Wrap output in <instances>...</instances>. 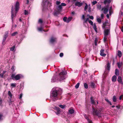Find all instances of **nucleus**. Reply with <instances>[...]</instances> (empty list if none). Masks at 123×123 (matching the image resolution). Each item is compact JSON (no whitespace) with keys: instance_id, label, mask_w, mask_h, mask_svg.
Returning <instances> with one entry per match:
<instances>
[{"instance_id":"obj_42","label":"nucleus","mask_w":123,"mask_h":123,"mask_svg":"<svg viewBox=\"0 0 123 123\" xmlns=\"http://www.w3.org/2000/svg\"><path fill=\"white\" fill-rule=\"evenodd\" d=\"M85 4L86 5L84 7V10L85 11H86L87 9V8L88 7V6L87 4L86 3Z\"/></svg>"},{"instance_id":"obj_14","label":"nucleus","mask_w":123,"mask_h":123,"mask_svg":"<svg viewBox=\"0 0 123 123\" xmlns=\"http://www.w3.org/2000/svg\"><path fill=\"white\" fill-rule=\"evenodd\" d=\"M104 50L103 49H101L100 51V55L103 56H105L106 55L104 52Z\"/></svg>"},{"instance_id":"obj_28","label":"nucleus","mask_w":123,"mask_h":123,"mask_svg":"<svg viewBox=\"0 0 123 123\" xmlns=\"http://www.w3.org/2000/svg\"><path fill=\"white\" fill-rule=\"evenodd\" d=\"M73 18L71 17H69L68 18H67V23H68L70 22L71 20Z\"/></svg>"},{"instance_id":"obj_19","label":"nucleus","mask_w":123,"mask_h":123,"mask_svg":"<svg viewBox=\"0 0 123 123\" xmlns=\"http://www.w3.org/2000/svg\"><path fill=\"white\" fill-rule=\"evenodd\" d=\"M43 2L45 3V4H48V5L49 6V7L51 6V3L49 2L48 1H46L45 0H43Z\"/></svg>"},{"instance_id":"obj_44","label":"nucleus","mask_w":123,"mask_h":123,"mask_svg":"<svg viewBox=\"0 0 123 123\" xmlns=\"http://www.w3.org/2000/svg\"><path fill=\"white\" fill-rule=\"evenodd\" d=\"M5 71L3 72L2 73L0 74V77H3L4 76V74L5 73Z\"/></svg>"},{"instance_id":"obj_53","label":"nucleus","mask_w":123,"mask_h":123,"mask_svg":"<svg viewBox=\"0 0 123 123\" xmlns=\"http://www.w3.org/2000/svg\"><path fill=\"white\" fill-rule=\"evenodd\" d=\"M23 94L22 93H21V94L20 95L19 97V99H20L22 98V97Z\"/></svg>"},{"instance_id":"obj_11","label":"nucleus","mask_w":123,"mask_h":123,"mask_svg":"<svg viewBox=\"0 0 123 123\" xmlns=\"http://www.w3.org/2000/svg\"><path fill=\"white\" fill-rule=\"evenodd\" d=\"M54 109L56 111V113L57 115H58L60 114V108L59 107H55Z\"/></svg>"},{"instance_id":"obj_16","label":"nucleus","mask_w":123,"mask_h":123,"mask_svg":"<svg viewBox=\"0 0 123 123\" xmlns=\"http://www.w3.org/2000/svg\"><path fill=\"white\" fill-rule=\"evenodd\" d=\"M117 80L120 83L122 84H123V83L122 81V78L121 77H118V78Z\"/></svg>"},{"instance_id":"obj_30","label":"nucleus","mask_w":123,"mask_h":123,"mask_svg":"<svg viewBox=\"0 0 123 123\" xmlns=\"http://www.w3.org/2000/svg\"><path fill=\"white\" fill-rule=\"evenodd\" d=\"M108 24L109 25V24H108L107 22H105L104 23H103L104 28H105L106 27V26Z\"/></svg>"},{"instance_id":"obj_56","label":"nucleus","mask_w":123,"mask_h":123,"mask_svg":"<svg viewBox=\"0 0 123 123\" xmlns=\"http://www.w3.org/2000/svg\"><path fill=\"white\" fill-rule=\"evenodd\" d=\"M89 18L90 19H93L94 18L92 16H89Z\"/></svg>"},{"instance_id":"obj_8","label":"nucleus","mask_w":123,"mask_h":123,"mask_svg":"<svg viewBox=\"0 0 123 123\" xmlns=\"http://www.w3.org/2000/svg\"><path fill=\"white\" fill-rule=\"evenodd\" d=\"M8 31H6L5 33V34L4 36L3 39L2 44H4V43L6 40V38L8 36Z\"/></svg>"},{"instance_id":"obj_58","label":"nucleus","mask_w":123,"mask_h":123,"mask_svg":"<svg viewBox=\"0 0 123 123\" xmlns=\"http://www.w3.org/2000/svg\"><path fill=\"white\" fill-rule=\"evenodd\" d=\"M82 19L83 20H84L85 19V15H82Z\"/></svg>"},{"instance_id":"obj_29","label":"nucleus","mask_w":123,"mask_h":123,"mask_svg":"<svg viewBox=\"0 0 123 123\" xmlns=\"http://www.w3.org/2000/svg\"><path fill=\"white\" fill-rule=\"evenodd\" d=\"M69 113L70 114H72L74 113V110L73 109H70L69 110Z\"/></svg>"},{"instance_id":"obj_52","label":"nucleus","mask_w":123,"mask_h":123,"mask_svg":"<svg viewBox=\"0 0 123 123\" xmlns=\"http://www.w3.org/2000/svg\"><path fill=\"white\" fill-rule=\"evenodd\" d=\"M43 21L41 19H39L38 21V23L40 24H42Z\"/></svg>"},{"instance_id":"obj_6","label":"nucleus","mask_w":123,"mask_h":123,"mask_svg":"<svg viewBox=\"0 0 123 123\" xmlns=\"http://www.w3.org/2000/svg\"><path fill=\"white\" fill-rule=\"evenodd\" d=\"M14 9L15 10L16 13H17L19 8V4L18 1H17L14 5Z\"/></svg>"},{"instance_id":"obj_62","label":"nucleus","mask_w":123,"mask_h":123,"mask_svg":"<svg viewBox=\"0 0 123 123\" xmlns=\"http://www.w3.org/2000/svg\"><path fill=\"white\" fill-rule=\"evenodd\" d=\"M123 95H122L120 97L119 99L120 100H121V99L122 98V97H123Z\"/></svg>"},{"instance_id":"obj_39","label":"nucleus","mask_w":123,"mask_h":123,"mask_svg":"<svg viewBox=\"0 0 123 123\" xmlns=\"http://www.w3.org/2000/svg\"><path fill=\"white\" fill-rule=\"evenodd\" d=\"M15 49V46H13L10 49V50L12 51H13Z\"/></svg>"},{"instance_id":"obj_33","label":"nucleus","mask_w":123,"mask_h":123,"mask_svg":"<svg viewBox=\"0 0 123 123\" xmlns=\"http://www.w3.org/2000/svg\"><path fill=\"white\" fill-rule=\"evenodd\" d=\"M119 71L117 69H116L115 71V74L116 75H118L119 73Z\"/></svg>"},{"instance_id":"obj_3","label":"nucleus","mask_w":123,"mask_h":123,"mask_svg":"<svg viewBox=\"0 0 123 123\" xmlns=\"http://www.w3.org/2000/svg\"><path fill=\"white\" fill-rule=\"evenodd\" d=\"M66 74V72L62 71L59 74L57 79L59 81H61L64 80L65 78V75Z\"/></svg>"},{"instance_id":"obj_23","label":"nucleus","mask_w":123,"mask_h":123,"mask_svg":"<svg viewBox=\"0 0 123 123\" xmlns=\"http://www.w3.org/2000/svg\"><path fill=\"white\" fill-rule=\"evenodd\" d=\"M117 77L116 76L114 75L112 78V81L113 82H115L116 80Z\"/></svg>"},{"instance_id":"obj_43","label":"nucleus","mask_w":123,"mask_h":123,"mask_svg":"<svg viewBox=\"0 0 123 123\" xmlns=\"http://www.w3.org/2000/svg\"><path fill=\"white\" fill-rule=\"evenodd\" d=\"M15 67H14V66H13L11 70H12V71L14 72L15 71Z\"/></svg>"},{"instance_id":"obj_22","label":"nucleus","mask_w":123,"mask_h":123,"mask_svg":"<svg viewBox=\"0 0 123 123\" xmlns=\"http://www.w3.org/2000/svg\"><path fill=\"white\" fill-rule=\"evenodd\" d=\"M16 83H12L10 84V87L11 88L15 87L16 86Z\"/></svg>"},{"instance_id":"obj_31","label":"nucleus","mask_w":123,"mask_h":123,"mask_svg":"<svg viewBox=\"0 0 123 123\" xmlns=\"http://www.w3.org/2000/svg\"><path fill=\"white\" fill-rule=\"evenodd\" d=\"M117 65L118 68H120L122 65V63L121 62H118L117 63Z\"/></svg>"},{"instance_id":"obj_35","label":"nucleus","mask_w":123,"mask_h":123,"mask_svg":"<svg viewBox=\"0 0 123 123\" xmlns=\"http://www.w3.org/2000/svg\"><path fill=\"white\" fill-rule=\"evenodd\" d=\"M84 24H85V23H86L87 21H88V20H89V18H86L85 19H84Z\"/></svg>"},{"instance_id":"obj_34","label":"nucleus","mask_w":123,"mask_h":123,"mask_svg":"<svg viewBox=\"0 0 123 123\" xmlns=\"http://www.w3.org/2000/svg\"><path fill=\"white\" fill-rule=\"evenodd\" d=\"M111 1V0H105L104 1V3L105 4L107 2L110 3Z\"/></svg>"},{"instance_id":"obj_4","label":"nucleus","mask_w":123,"mask_h":123,"mask_svg":"<svg viewBox=\"0 0 123 123\" xmlns=\"http://www.w3.org/2000/svg\"><path fill=\"white\" fill-rule=\"evenodd\" d=\"M23 77V75L21 74H18L16 75L12 74L11 75L12 79L13 80H18Z\"/></svg>"},{"instance_id":"obj_50","label":"nucleus","mask_w":123,"mask_h":123,"mask_svg":"<svg viewBox=\"0 0 123 123\" xmlns=\"http://www.w3.org/2000/svg\"><path fill=\"white\" fill-rule=\"evenodd\" d=\"M63 19L64 22H67V18L66 17H64L63 18Z\"/></svg>"},{"instance_id":"obj_64","label":"nucleus","mask_w":123,"mask_h":123,"mask_svg":"<svg viewBox=\"0 0 123 123\" xmlns=\"http://www.w3.org/2000/svg\"><path fill=\"white\" fill-rule=\"evenodd\" d=\"M121 30L123 32V26L121 28Z\"/></svg>"},{"instance_id":"obj_15","label":"nucleus","mask_w":123,"mask_h":123,"mask_svg":"<svg viewBox=\"0 0 123 123\" xmlns=\"http://www.w3.org/2000/svg\"><path fill=\"white\" fill-rule=\"evenodd\" d=\"M92 111H93V115H97L98 114V112L97 110L93 108Z\"/></svg>"},{"instance_id":"obj_38","label":"nucleus","mask_w":123,"mask_h":123,"mask_svg":"<svg viewBox=\"0 0 123 123\" xmlns=\"http://www.w3.org/2000/svg\"><path fill=\"white\" fill-rule=\"evenodd\" d=\"M112 7H110L109 10V13L110 15H111V14Z\"/></svg>"},{"instance_id":"obj_26","label":"nucleus","mask_w":123,"mask_h":123,"mask_svg":"<svg viewBox=\"0 0 123 123\" xmlns=\"http://www.w3.org/2000/svg\"><path fill=\"white\" fill-rule=\"evenodd\" d=\"M93 28L95 31L96 32H97V27L95 23H94L93 25Z\"/></svg>"},{"instance_id":"obj_24","label":"nucleus","mask_w":123,"mask_h":123,"mask_svg":"<svg viewBox=\"0 0 123 123\" xmlns=\"http://www.w3.org/2000/svg\"><path fill=\"white\" fill-rule=\"evenodd\" d=\"M84 117H85V118L86 119H87V120L88 121L89 123H92V121H91L89 119L87 116L86 115H84Z\"/></svg>"},{"instance_id":"obj_13","label":"nucleus","mask_w":123,"mask_h":123,"mask_svg":"<svg viewBox=\"0 0 123 123\" xmlns=\"http://www.w3.org/2000/svg\"><path fill=\"white\" fill-rule=\"evenodd\" d=\"M83 4V3H80L79 2H77L75 3V5L76 6L80 7Z\"/></svg>"},{"instance_id":"obj_27","label":"nucleus","mask_w":123,"mask_h":123,"mask_svg":"<svg viewBox=\"0 0 123 123\" xmlns=\"http://www.w3.org/2000/svg\"><path fill=\"white\" fill-rule=\"evenodd\" d=\"M117 55L120 57H121L122 55V53L121 51L120 50L118 51Z\"/></svg>"},{"instance_id":"obj_37","label":"nucleus","mask_w":123,"mask_h":123,"mask_svg":"<svg viewBox=\"0 0 123 123\" xmlns=\"http://www.w3.org/2000/svg\"><path fill=\"white\" fill-rule=\"evenodd\" d=\"M3 116L2 114L0 113V121L2 120L3 119Z\"/></svg>"},{"instance_id":"obj_59","label":"nucleus","mask_w":123,"mask_h":123,"mask_svg":"<svg viewBox=\"0 0 123 123\" xmlns=\"http://www.w3.org/2000/svg\"><path fill=\"white\" fill-rule=\"evenodd\" d=\"M105 100L107 102H108V103L110 101H109V100L108 99H105Z\"/></svg>"},{"instance_id":"obj_45","label":"nucleus","mask_w":123,"mask_h":123,"mask_svg":"<svg viewBox=\"0 0 123 123\" xmlns=\"http://www.w3.org/2000/svg\"><path fill=\"white\" fill-rule=\"evenodd\" d=\"M29 13V12L26 10H25V15H27Z\"/></svg>"},{"instance_id":"obj_17","label":"nucleus","mask_w":123,"mask_h":123,"mask_svg":"<svg viewBox=\"0 0 123 123\" xmlns=\"http://www.w3.org/2000/svg\"><path fill=\"white\" fill-rule=\"evenodd\" d=\"M8 95L10 97V100L11 101V99L12 98V95L11 93V92L9 91H8Z\"/></svg>"},{"instance_id":"obj_61","label":"nucleus","mask_w":123,"mask_h":123,"mask_svg":"<svg viewBox=\"0 0 123 123\" xmlns=\"http://www.w3.org/2000/svg\"><path fill=\"white\" fill-rule=\"evenodd\" d=\"M95 44L96 46L97 45V42L96 40L95 41Z\"/></svg>"},{"instance_id":"obj_5","label":"nucleus","mask_w":123,"mask_h":123,"mask_svg":"<svg viewBox=\"0 0 123 123\" xmlns=\"http://www.w3.org/2000/svg\"><path fill=\"white\" fill-rule=\"evenodd\" d=\"M16 13V12L14 11V7L13 6L12 7L11 9V18L12 22L14 19Z\"/></svg>"},{"instance_id":"obj_10","label":"nucleus","mask_w":123,"mask_h":123,"mask_svg":"<svg viewBox=\"0 0 123 123\" xmlns=\"http://www.w3.org/2000/svg\"><path fill=\"white\" fill-rule=\"evenodd\" d=\"M108 6H107L103 8L102 9V10L104 11V12L105 14H106L108 11Z\"/></svg>"},{"instance_id":"obj_63","label":"nucleus","mask_w":123,"mask_h":123,"mask_svg":"<svg viewBox=\"0 0 123 123\" xmlns=\"http://www.w3.org/2000/svg\"><path fill=\"white\" fill-rule=\"evenodd\" d=\"M116 107L118 109H119L120 108V106H117Z\"/></svg>"},{"instance_id":"obj_12","label":"nucleus","mask_w":123,"mask_h":123,"mask_svg":"<svg viewBox=\"0 0 123 123\" xmlns=\"http://www.w3.org/2000/svg\"><path fill=\"white\" fill-rule=\"evenodd\" d=\"M56 40V38L54 37H52L50 40V42L52 43H53L55 42Z\"/></svg>"},{"instance_id":"obj_60","label":"nucleus","mask_w":123,"mask_h":123,"mask_svg":"<svg viewBox=\"0 0 123 123\" xmlns=\"http://www.w3.org/2000/svg\"><path fill=\"white\" fill-rule=\"evenodd\" d=\"M91 11V8L90 7H89L88 8V12H90Z\"/></svg>"},{"instance_id":"obj_41","label":"nucleus","mask_w":123,"mask_h":123,"mask_svg":"<svg viewBox=\"0 0 123 123\" xmlns=\"http://www.w3.org/2000/svg\"><path fill=\"white\" fill-rule=\"evenodd\" d=\"M80 85V83H78L75 86V88L77 89L79 88Z\"/></svg>"},{"instance_id":"obj_7","label":"nucleus","mask_w":123,"mask_h":123,"mask_svg":"<svg viewBox=\"0 0 123 123\" xmlns=\"http://www.w3.org/2000/svg\"><path fill=\"white\" fill-rule=\"evenodd\" d=\"M56 9L58 11L56 12H54L53 14L55 16H56L57 14H58L59 12H60L61 10L62 9V7L61 5H59L57 6L56 7Z\"/></svg>"},{"instance_id":"obj_46","label":"nucleus","mask_w":123,"mask_h":123,"mask_svg":"<svg viewBox=\"0 0 123 123\" xmlns=\"http://www.w3.org/2000/svg\"><path fill=\"white\" fill-rule=\"evenodd\" d=\"M18 33L17 32H13V33L12 34V36H14L15 35Z\"/></svg>"},{"instance_id":"obj_25","label":"nucleus","mask_w":123,"mask_h":123,"mask_svg":"<svg viewBox=\"0 0 123 123\" xmlns=\"http://www.w3.org/2000/svg\"><path fill=\"white\" fill-rule=\"evenodd\" d=\"M97 20L98 23H101V19L99 18L98 16L97 17Z\"/></svg>"},{"instance_id":"obj_32","label":"nucleus","mask_w":123,"mask_h":123,"mask_svg":"<svg viewBox=\"0 0 123 123\" xmlns=\"http://www.w3.org/2000/svg\"><path fill=\"white\" fill-rule=\"evenodd\" d=\"M113 100L114 102H116L117 101V98L115 96H114L113 98Z\"/></svg>"},{"instance_id":"obj_55","label":"nucleus","mask_w":123,"mask_h":123,"mask_svg":"<svg viewBox=\"0 0 123 123\" xmlns=\"http://www.w3.org/2000/svg\"><path fill=\"white\" fill-rule=\"evenodd\" d=\"M63 53H61L60 54V57H62L63 56Z\"/></svg>"},{"instance_id":"obj_18","label":"nucleus","mask_w":123,"mask_h":123,"mask_svg":"<svg viewBox=\"0 0 123 123\" xmlns=\"http://www.w3.org/2000/svg\"><path fill=\"white\" fill-rule=\"evenodd\" d=\"M57 77H55V76H54L52 78L51 81L52 82H55L57 80Z\"/></svg>"},{"instance_id":"obj_40","label":"nucleus","mask_w":123,"mask_h":123,"mask_svg":"<svg viewBox=\"0 0 123 123\" xmlns=\"http://www.w3.org/2000/svg\"><path fill=\"white\" fill-rule=\"evenodd\" d=\"M91 86L92 88H94L95 87V84L93 82H91Z\"/></svg>"},{"instance_id":"obj_54","label":"nucleus","mask_w":123,"mask_h":123,"mask_svg":"<svg viewBox=\"0 0 123 123\" xmlns=\"http://www.w3.org/2000/svg\"><path fill=\"white\" fill-rule=\"evenodd\" d=\"M61 6H65L66 5V4L64 3H62L61 4Z\"/></svg>"},{"instance_id":"obj_2","label":"nucleus","mask_w":123,"mask_h":123,"mask_svg":"<svg viewBox=\"0 0 123 123\" xmlns=\"http://www.w3.org/2000/svg\"><path fill=\"white\" fill-rule=\"evenodd\" d=\"M106 29L104 31V40L105 43L106 42L107 40V38L110 37V29Z\"/></svg>"},{"instance_id":"obj_49","label":"nucleus","mask_w":123,"mask_h":123,"mask_svg":"<svg viewBox=\"0 0 123 123\" xmlns=\"http://www.w3.org/2000/svg\"><path fill=\"white\" fill-rule=\"evenodd\" d=\"M59 106L62 108L63 109L65 107V106L64 105H59Z\"/></svg>"},{"instance_id":"obj_51","label":"nucleus","mask_w":123,"mask_h":123,"mask_svg":"<svg viewBox=\"0 0 123 123\" xmlns=\"http://www.w3.org/2000/svg\"><path fill=\"white\" fill-rule=\"evenodd\" d=\"M97 3V2L96 1H95L92 2V3L93 5H95V4Z\"/></svg>"},{"instance_id":"obj_36","label":"nucleus","mask_w":123,"mask_h":123,"mask_svg":"<svg viewBox=\"0 0 123 123\" xmlns=\"http://www.w3.org/2000/svg\"><path fill=\"white\" fill-rule=\"evenodd\" d=\"M84 87L86 89H87L88 88V85H87V83H84Z\"/></svg>"},{"instance_id":"obj_1","label":"nucleus","mask_w":123,"mask_h":123,"mask_svg":"<svg viewBox=\"0 0 123 123\" xmlns=\"http://www.w3.org/2000/svg\"><path fill=\"white\" fill-rule=\"evenodd\" d=\"M52 92L50 95L51 98L54 99L56 98L57 99V97L59 95L58 88H53L52 90Z\"/></svg>"},{"instance_id":"obj_21","label":"nucleus","mask_w":123,"mask_h":123,"mask_svg":"<svg viewBox=\"0 0 123 123\" xmlns=\"http://www.w3.org/2000/svg\"><path fill=\"white\" fill-rule=\"evenodd\" d=\"M43 28L42 26H41L40 27H37V29L39 31H44V30L43 29Z\"/></svg>"},{"instance_id":"obj_20","label":"nucleus","mask_w":123,"mask_h":123,"mask_svg":"<svg viewBox=\"0 0 123 123\" xmlns=\"http://www.w3.org/2000/svg\"><path fill=\"white\" fill-rule=\"evenodd\" d=\"M110 64L109 62H108L106 65V69L107 70H109L110 69Z\"/></svg>"},{"instance_id":"obj_57","label":"nucleus","mask_w":123,"mask_h":123,"mask_svg":"<svg viewBox=\"0 0 123 123\" xmlns=\"http://www.w3.org/2000/svg\"><path fill=\"white\" fill-rule=\"evenodd\" d=\"M101 18L102 19H103L104 17V15L103 14H101Z\"/></svg>"},{"instance_id":"obj_48","label":"nucleus","mask_w":123,"mask_h":123,"mask_svg":"<svg viewBox=\"0 0 123 123\" xmlns=\"http://www.w3.org/2000/svg\"><path fill=\"white\" fill-rule=\"evenodd\" d=\"M60 3L61 2L60 1H56V5H59Z\"/></svg>"},{"instance_id":"obj_47","label":"nucleus","mask_w":123,"mask_h":123,"mask_svg":"<svg viewBox=\"0 0 123 123\" xmlns=\"http://www.w3.org/2000/svg\"><path fill=\"white\" fill-rule=\"evenodd\" d=\"M88 22L89 23L92 25H93V22L91 20H89Z\"/></svg>"},{"instance_id":"obj_9","label":"nucleus","mask_w":123,"mask_h":123,"mask_svg":"<svg viewBox=\"0 0 123 123\" xmlns=\"http://www.w3.org/2000/svg\"><path fill=\"white\" fill-rule=\"evenodd\" d=\"M90 99L91 100V103L93 105H95V106H96L98 104V102L97 101L96 102H95V101L94 100V99H93V97H91L90 98Z\"/></svg>"}]
</instances>
